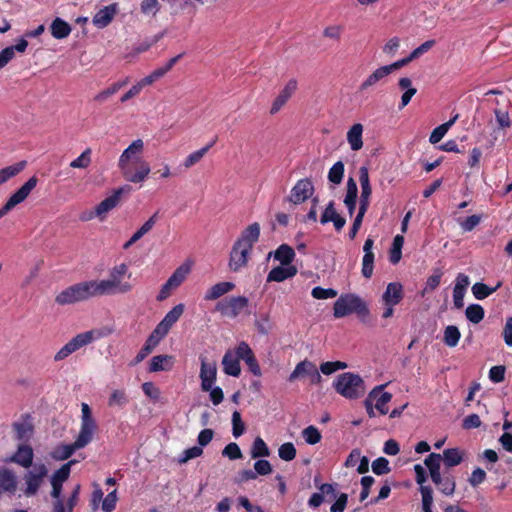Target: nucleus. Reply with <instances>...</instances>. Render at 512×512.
Listing matches in <instances>:
<instances>
[{
    "label": "nucleus",
    "instance_id": "c756f323",
    "mask_svg": "<svg viewBox=\"0 0 512 512\" xmlns=\"http://www.w3.org/2000/svg\"><path fill=\"white\" fill-rule=\"evenodd\" d=\"M363 125L356 123L351 126L347 132V141L353 151H358L363 147L362 141Z\"/></svg>",
    "mask_w": 512,
    "mask_h": 512
},
{
    "label": "nucleus",
    "instance_id": "423d86ee",
    "mask_svg": "<svg viewBox=\"0 0 512 512\" xmlns=\"http://www.w3.org/2000/svg\"><path fill=\"white\" fill-rule=\"evenodd\" d=\"M249 305V300L245 296H230L218 301L215 305V311L222 317L235 319Z\"/></svg>",
    "mask_w": 512,
    "mask_h": 512
},
{
    "label": "nucleus",
    "instance_id": "72a5a7b5",
    "mask_svg": "<svg viewBox=\"0 0 512 512\" xmlns=\"http://www.w3.org/2000/svg\"><path fill=\"white\" fill-rule=\"evenodd\" d=\"M357 194H358L357 184L353 178H349L347 181V191H346V196L344 198V204L346 205L350 215H353V213H354V210L356 207Z\"/></svg>",
    "mask_w": 512,
    "mask_h": 512
},
{
    "label": "nucleus",
    "instance_id": "f704fd0d",
    "mask_svg": "<svg viewBox=\"0 0 512 512\" xmlns=\"http://www.w3.org/2000/svg\"><path fill=\"white\" fill-rule=\"evenodd\" d=\"M173 365V356L171 355H156L150 360L149 371L159 372L170 370Z\"/></svg>",
    "mask_w": 512,
    "mask_h": 512
},
{
    "label": "nucleus",
    "instance_id": "2eb2a0df",
    "mask_svg": "<svg viewBox=\"0 0 512 512\" xmlns=\"http://www.w3.org/2000/svg\"><path fill=\"white\" fill-rule=\"evenodd\" d=\"M185 306L184 304L180 303L176 306H174L161 320L160 323L155 327L156 334H161L163 337H165L171 327L179 320V318L182 316L184 312Z\"/></svg>",
    "mask_w": 512,
    "mask_h": 512
},
{
    "label": "nucleus",
    "instance_id": "bf43d9fd",
    "mask_svg": "<svg viewBox=\"0 0 512 512\" xmlns=\"http://www.w3.org/2000/svg\"><path fill=\"white\" fill-rule=\"evenodd\" d=\"M372 471L376 475L388 474L391 469L389 467V461L384 457H379L372 462Z\"/></svg>",
    "mask_w": 512,
    "mask_h": 512
},
{
    "label": "nucleus",
    "instance_id": "9d476101",
    "mask_svg": "<svg viewBox=\"0 0 512 512\" xmlns=\"http://www.w3.org/2000/svg\"><path fill=\"white\" fill-rule=\"evenodd\" d=\"M38 179L32 176L26 183H24L11 197L7 200L5 205L0 209V218L11 211L16 205L23 202L30 192L36 187Z\"/></svg>",
    "mask_w": 512,
    "mask_h": 512
},
{
    "label": "nucleus",
    "instance_id": "4d7b16f0",
    "mask_svg": "<svg viewBox=\"0 0 512 512\" xmlns=\"http://www.w3.org/2000/svg\"><path fill=\"white\" fill-rule=\"evenodd\" d=\"M278 455L284 461H292L296 457V449L293 443L282 444L278 449Z\"/></svg>",
    "mask_w": 512,
    "mask_h": 512
},
{
    "label": "nucleus",
    "instance_id": "13d9d810",
    "mask_svg": "<svg viewBox=\"0 0 512 512\" xmlns=\"http://www.w3.org/2000/svg\"><path fill=\"white\" fill-rule=\"evenodd\" d=\"M392 399V394L388 392L379 393V395L374 398L376 400L375 408L383 415L388 413V408L386 407L387 403H389Z\"/></svg>",
    "mask_w": 512,
    "mask_h": 512
},
{
    "label": "nucleus",
    "instance_id": "4468645a",
    "mask_svg": "<svg viewBox=\"0 0 512 512\" xmlns=\"http://www.w3.org/2000/svg\"><path fill=\"white\" fill-rule=\"evenodd\" d=\"M297 89L298 81L295 78H291L272 102L270 114H277L282 109V107L286 105V103L293 96Z\"/></svg>",
    "mask_w": 512,
    "mask_h": 512
},
{
    "label": "nucleus",
    "instance_id": "ea45409f",
    "mask_svg": "<svg viewBox=\"0 0 512 512\" xmlns=\"http://www.w3.org/2000/svg\"><path fill=\"white\" fill-rule=\"evenodd\" d=\"M79 447H75V442L72 444H62L57 446L52 452V457L56 460H66L68 459Z\"/></svg>",
    "mask_w": 512,
    "mask_h": 512
},
{
    "label": "nucleus",
    "instance_id": "f03ea898",
    "mask_svg": "<svg viewBox=\"0 0 512 512\" xmlns=\"http://www.w3.org/2000/svg\"><path fill=\"white\" fill-rule=\"evenodd\" d=\"M127 272L128 266L121 263L109 270L107 279L91 280L96 297L130 292L133 286L130 282L124 280Z\"/></svg>",
    "mask_w": 512,
    "mask_h": 512
},
{
    "label": "nucleus",
    "instance_id": "c03bdc74",
    "mask_svg": "<svg viewBox=\"0 0 512 512\" xmlns=\"http://www.w3.org/2000/svg\"><path fill=\"white\" fill-rule=\"evenodd\" d=\"M92 150L86 148L76 159L70 162L69 166L73 169H86L90 166Z\"/></svg>",
    "mask_w": 512,
    "mask_h": 512
},
{
    "label": "nucleus",
    "instance_id": "f257e3e1",
    "mask_svg": "<svg viewBox=\"0 0 512 512\" xmlns=\"http://www.w3.org/2000/svg\"><path fill=\"white\" fill-rule=\"evenodd\" d=\"M145 143L138 138L123 150L118 159V169L125 181L140 184L146 181L151 173V166L144 158Z\"/></svg>",
    "mask_w": 512,
    "mask_h": 512
},
{
    "label": "nucleus",
    "instance_id": "052dcab7",
    "mask_svg": "<svg viewBox=\"0 0 512 512\" xmlns=\"http://www.w3.org/2000/svg\"><path fill=\"white\" fill-rule=\"evenodd\" d=\"M312 296L315 299H329L337 296V291L332 288H322L320 286L312 289Z\"/></svg>",
    "mask_w": 512,
    "mask_h": 512
},
{
    "label": "nucleus",
    "instance_id": "aec40b11",
    "mask_svg": "<svg viewBox=\"0 0 512 512\" xmlns=\"http://www.w3.org/2000/svg\"><path fill=\"white\" fill-rule=\"evenodd\" d=\"M260 236V225L258 223H253L245 228L241 236L235 241L238 246L243 245L252 250L253 245L258 241Z\"/></svg>",
    "mask_w": 512,
    "mask_h": 512
},
{
    "label": "nucleus",
    "instance_id": "49530a36",
    "mask_svg": "<svg viewBox=\"0 0 512 512\" xmlns=\"http://www.w3.org/2000/svg\"><path fill=\"white\" fill-rule=\"evenodd\" d=\"M461 337L459 329L454 325H449L444 330L443 341L448 347H455Z\"/></svg>",
    "mask_w": 512,
    "mask_h": 512
},
{
    "label": "nucleus",
    "instance_id": "f3484780",
    "mask_svg": "<svg viewBox=\"0 0 512 512\" xmlns=\"http://www.w3.org/2000/svg\"><path fill=\"white\" fill-rule=\"evenodd\" d=\"M34 452L31 446L21 444L18 446L17 451L6 462H13L23 468H29L33 463Z\"/></svg>",
    "mask_w": 512,
    "mask_h": 512
},
{
    "label": "nucleus",
    "instance_id": "8fccbe9b",
    "mask_svg": "<svg viewBox=\"0 0 512 512\" xmlns=\"http://www.w3.org/2000/svg\"><path fill=\"white\" fill-rule=\"evenodd\" d=\"M344 176V163L336 162L328 172V179L331 183L338 185L342 182Z\"/></svg>",
    "mask_w": 512,
    "mask_h": 512
},
{
    "label": "nucleus",
    "instance_id": "58836bf2",
    "mask_svg": "<svg viewBox=\"0 0 512 512\" xmlns=\"http://www.w3.org/2000/svg\"><path fill=\"white\" fill-rule=\"evenodd\" d=\"M26 167V161H20L15 165L5 167L0 170V185L7 182L10 178L19 174Z\"/></svg>",
    "mask_w": 512,
    "mask_h": 512
},
{
    "label": "nucleus",
    "instance_id": "3c124183",
    "mask_svg": "<svg viewBox=\"0 0 512 512\" xmlns=\"http://www.w3.org/2000/svg\"><path fill=\"white\" fill-rule=\"evenodd\" d=\"M160 3L158 0H143L140 4V11L146 16H156L160 10Z\"/></svg>",
    "mask_w": 512,
    "mask_h": 512
},
{
    "label": "nucleus",
    "instance_id": "e2e57ef3",
    "mask_svg": "<svg viewBox=\"0 0 512 512\" xmlns=\"http://www.w3.org/2000/svg\"><path fill=\"white\" fill-rule=\"evenodd\" d=\"M222 455L224 457H228L231 460H236L242 458V452L238 446V444L232 442L225 446L222 451Z\"/></svg>",
    "mask_w": 512,
    "mask_h": 512
},
{
    "label": "nucleus",
    "instance_id": "de8ad7c7",
    "mask_svg": "<svg viewBox=\"0 0 512 512\" xmlns=\"http://www.w3.org/2000/svg\"><path fill=\"white\" fill-rule=\"evenodd\" d=\"M500 286H501V282H498L494 288H490L486 284L478 282L472 286V293L475 296V298L481 300V299H484V298L488 297L489 295H491Z\"/></svg>",
    "mask_w": 512,
    "mask_h": 512
},
{
    "label": "nucleus",
    "instance_id": "20e7f679",
    "mask_svg": "<svg viewBox=\"0 0 512 512\" xmlns=\"http://www.w3.org/2000/svg\"><path fill=\"white\" fill-rule=\"evenodd\" d=\"M96 297L91 280L80 282L62 290L55 297L58 305L65 306Z\"/></svg>",
    "mask_w": 512,
    "mask_h": 512
},
{
    "label": "nucleus",
    "instance_id": "e433bc0d",
    "mask_svg": "<svg viewBox=\"0 0 512 512\" xmlns=\"http://www.w3.org/2000/svg\"><path fill=\"white\" fill-rule=\"evenodd\" d=\"M493 113L495 116L497 129L499 131H506L507 129H510L512 127V120L507 110L495 108L493 110Z\"/></svg>",
    "mask_w": 512,
    "mask_h": 512
},
{
    "label": "nucleus",
    "instance_id": "393cba45",
    "mask_svg": "<svg viewBox=\"0 0 512 512\" xmlns=\"http://www.w3.org/2000/svg\"><path fill=\"white\" fill-rule=\"evenodd\" d=\"M96 429V423H81L80 432L74 441L75 447L81 449L87 446L92 441Z\"/></svg>",
    "mask_w": 512,
    "mask_h": 512
},
{
    "label": "nucleus",
    "instance_id": "a18cd8bd",
    "mask_svg": "<svg viewBox=\"0 0 512 512\" xmlns=\"http://www.w3.org/2000/svg\"><path fill=\"white\" fill-rule=\"evenodd\" d=\"M404 244V237L401 235H396L393 239L392 247L389 253L390 262L393 264H397L402 256V247Z\"/></svg>",
    "mask_w": 512,
    "mask_h": 512
},
{
    "label": "nucleus",
    "instance_id": "bb28decb",
    "mask_svg": "<svg viewBox=\"0 0 512 512\" xmlns=\"http://www.w3.org/2000/svg\"><path fill=\"white\" fill-rule=\"evenodd\" d=\"M191 267L192 263L189 261L182 263L168 278V285L172 286L174 289L179 287L190 273Z\"/></svg>",
    "mask_w": 512,
    "mask_h": 512
},
{
    "label": "nucleus",
    "instance_id": "09e8293b",
    "mask_svg": "<svg viewBox=\"0 0 512 512\" xmlns=\"http://www.w3.org/2000/svg\"><path fill=\"white\" fill-rule=\"evenodd\" d=\"M466 318L473 324H478L484 318V309L478 304H471L466 308Z\"/></svg>",
    "mask_w": 512,
    "mask_h": 512
},
{
    "label": "nucleus",
    "instance_id": "473e14b6",
    "mask_svg": "<svg viewBox=\"0 0 512 512\" xmlns=\"http://www.w3.org/2000/svg\"><path fill=\"white\" fill-rule=\"evenodd\" d=\"M465 452L459 448H450L443 451L442 461L450 468L459 465L464 459Z\"/></svg>",
    "mask_w": 512,
    "mask_h": 512
},
{
    "label": "nucleus",
    "instance_id": "c9c22d12",
    "mask_svg": "<svg viewBox=\"0 0 512 512\" xmlns=\"http://www.w3.org/2000/svg\"><path fill=\"white\" fill-rule=\"evenodd\" d=\"M274 257L276 260L280 261L283 266H291L290 264L295 257V252L289 245L282 244L275 251Z\"/></svg>",
    "mask_w": 512,
    "mask_h": 512
},
{
    "label": "nucleus",
    "instance_id": "412c9836",
    "mask_svg": "<svg viewBox=\"0 0 512 512\" xmlns=\"http://www.w3.org/2000/svg\"><path fill=\"white\" fill-rule=\"evenodd\" d=\"M403 298V287L398 282L389 283L386 287L382 299L387 306L398 304Z\"/></svg>",
    "mask_w": 512,
    "mask_h": 512
},
{
    "label": "nucleus",
    "instance_id": "4c0bfd02",
    "mask_svg": "<svg viewBox=\"0 0 512 512\" xmlns=\"http://www.w3.org/2000/svg\"><path fill=\"white\" fill-rule=\"evenodd\" d=\"M213 144L214 142H211L207 144L205 147L190 153L183 162L184 168L189 169L196 165L197 163H199L202 160V158L206 155V153L209 151V149L213 146Z\"/></svg>",
    "mask_w": 512,
    "mask_h": 512
},
{
    "label": "nucleus",
    "instance_id": "6ab92c4d",
    "mask_svg": "<svg viewBox=\"0 0 512 512\" xmlns=\"http://www.w3.org/2000/svg\"><path fill=\"white\" fill-rule=\"evenodd\" d=\"M118 11V4L112 3L100 9L93 17L92 22L98 28L108 26Z\"/></svg>",
    "mask_w": 512,
    "mask_h": 512
},
{
    "label": "nucleus",
    "instance_id": "39448f33",
    "mask_svg": "<svg viewBox=\"0 0 512 512\" xmlns=\"http://www.w3.org/2000/svg\"><path fill=\"white\" fill-rule=\"evenodd\" d=\"M334 388L341 396L348 399H357L365 393L363 379L359 375L351 372L338 375L334 383Z\"/></svg>",
    "mask_w": 512,
    "mask_h": 512
},
{
    "label": "nucleus",
    "instance_id": "cd10ccee",
    "mask_svg": "<svg viewBox=\"0 0 512 512\" xmlns=\"http://www.w3.org/2000/svg\"><path fill=\"white\" fill-rule=\"evenodd\" d=\"M49 28L51 35L58 40L67 38L72 31L71 25L59 17L52 21Z\"/></svg>",
    "mask_w": 512,
    "mask_h": 512
},
{
    "label": "nucleus",
    "instance_id": "6e6d98bb",
    "mask_svg": "<svg viewBox=\"0 0 512 512\" xmlns=\"http://www.w3.org/2000/svg\"><path fill=\"white\" fill-rule=\"evenodd\" d=\"M306 443L315 445L321 441V433L315 426H308L302 431Z\"/></svg>",
    "mask_w": 512,
    "mask_h": 512
},
{
    "label": "nucleus",
    "instance_id": "9b49d317",
    "mask_svg": "<svg viewBox=\"0 0 512 512\" xmlns=\"http://www.w3.org/2000/svg\"><path fill=\"white\" fill-rule=\"evenodd\" d=\"M314 193V185L308 178L300 179L291 189L287 200L294 205L301 204L309 199Z\"/></svg>",
    "mask_w": 512,
    "mask_h": 512
},
{
    "label": "nucleus",
    "instance_id": "4be33fe9",
    "mask_svg": "<svg viewBox=\"0 0 512 512\" xmlns=\"http://www.w3.org/2000/svg\"><path fill=\"white\" fill-rule=\"evenodd\" d=\"M235 284L233 282H218L214 285H212L205 293L204 299L206 301H213L217 300L223 295L231 292L234 290Z\"/></svg>",
    "mask_w": 512,
    "mask_h": 512
},
{
    "label": "nucleus",
    "instance_id": "a878e982",
    "mask_svg": "<svg viewBox=\"0 0 512 512\" xmlns=\"http://www.w3.org/2000/svg\"><path fill=\"white\" fill-rule=\"evenodd\" d=\"M389 75L388 69L385 66L377 68L372 72L358 87V92L364 93L370 88L375 86L380 80Z\"/></svg>",
    "mask_w": 512,
    "mask_h": 512
},
{
    "label": "nucleus",
    "instance_id": "680f3d73",
    "mask_svg": "<svg viewBox=\"0 0 512 512\" xmlns=\"http://www.w3.org/2000/svg\"><path fill=\"white\" fill-rule=\"evenodd\" d=\"M233 436L238 438L245 431V425L242 422L241 414L239 411H234L232 414Z\"/></svg>",
    "mask_w": 512,
    "mask_h": 512
},
{
    "label": "nucleus",
    "instance_id": "1a4fd4ad",
    "mask_svg": "<svg viewBox=\"0 0 512 512\" xmlns=\"http://www.w3.org/2000/svg\"><path fill=\"white\" fill-rule=\"evenodd\" d=\"M132 191V187L129 184H125L117 189L113 190L112 195L106 197L98 205H96V217L99 220H104L108 212L116 208L123 195H128Z\"/></svg>",
    "mask_w": 512,
    "mask_h": 512
},
{
    "label": "nucleus",
    "instance_id": "69168bd1",
    "mask_svg": "<svg viewBox=\"0 0 512 512\" xmlns=\"http://www.w3.org/2000/svg\"><path fill=\"white\" fill-rule=\"evenodd\" d=\"M127 402L126 394L123 390H114L108 400V405L110 407L113 406H122Z\"/></svg>",
    "mask_w": 512,
    "mask_h": 512
},
{
    "label": "nucleus",
    "instance_id": "ddd939ff",
    "mask_svg": "<svg viewBox=\"0 0 512 512\" xmlns=\"http://www.w3.org/2000/svg\"><path fill=\"white\" fill-rule=\"evenodd\" d=\"M251 251V249L244 247L243 245L238 246L237 243H234L230 252L228 263L230 270L237 272L240 269L246 267Z\"/></svg>",
    "mask_w": 512,
    "mask_h": 512
},
{
    "label": "nucleus",
    "instance_id": "338daca9",
    "mask_svg": "<svg viewBox=\"0 0 512 512\" xmlns=\"http://www.w3.org/2000/svg\"><path fill=\"white\" fill-rule=\"evenodd\" d=\"M344 27L342 25H331L323 30V35L326 38L333 40H340Z\"/></svg>",
    "mask_w": 512,
    "mask_h": 512
},
{
    "label": "nucleus",
    "instance_id": "c85d7f7f",
    "mask_svg": "<svg viewBox=\"0 0 512 512\" xmlns=\"http://www.w3.org/2000/svg\"><path fill=\"white\" fill-rule=\"evenodd\" d=\"M296 273H297V268L295 266H286V267L278 266V267L273 268L269 272V274L267 276V281L268 282H272V281L282 282L290 277H293L294 275H296Z\"/></svg>",
    "mask_w": 512,
    "mask_h": 512
},
{
    "label": "nucleus",
    "instance_id": "b1692460",
    "mask_svg": "<svg viewBox=\"0 0 512 512\" xmlns=\"http://www.w3.org/2000/svg\"><path fill=\"white\" fill-rule=\"evenodd\" d=\"M223 371L225 374L238 377L241 373L240 362L234 352L228 350L222 359Z\"/></svg>",
    "mask_w": 512,
    "mask_h": 512
},
{
    "label": "nucleus",
    "instance_id": "864d4df0",
    "mask_svg": "<svg viewBox=\"0 0 512 512\" xmlns=\"http://www.w3.org/2000/svg\"><path fill=\"white\" fill-rule=\"evenodd\" d=\"M423 512H432L433 490L430 486L420 487Z\"/></svg>",
    "mask_w": 512,
    "mask_h": 512
},
{
    "label": "nucleus",
    "instance_id": "a19ab883",
    "mask_svg": "<svg viewBox=\"0 0 512 512\" xmlns=\"http://www.w3.org/2000/svg\"><path fill=\"white\" fill-rule=\"evenodd\" d=\"M77 461L76 460H70L68 461L67 463H65L64 465H62L58 470H56L52 477H51V482H55V483H59V484H63L70 476V472H71V467L73 464H75Z\"/></svg>",
    "mask_w": 512,
    "mask_h": 512
},
{
    "label": "nucleus",
    "instance_id": "0e129e2a",
    "mask_svg": "<svg viewBox=\"0 0 512 512\" xmlns=\"http://www.w3.org/2000/svg\"><path fill=\"white\" fill-rule=\"evenodd\" d=\"M439 490L445 495H452L455 492L456 483L454 477L444 476L442 483L438 485Z\"/></svg>",
    "mask_w": 512,
    "mask_h": 512
},
{
    "label": "nucleus",
    "instance_id": "0eeeda50",
    "mask_svg": "<svg viewBox=\"0 0 512 512\" xmlns=\"http://www.w3.org/2000/svg\"><path fill=\"white\" fill-rule=\"evenodd\" d=\"M47 474L48 469L45 464H34L32 470L28 471L24 475V480L26 483L24 494L28 497L36 495Z\"/></svg>",
    "mask_w": 512,
    "mask_h": 512
},
{
    "label": "nucleus",
    "instance_id": "774afa93",
    "mask_svg": "<svg viewBox=\"0 0 512 512\" xmlns=\"http://www.w3.org/2000/svg\"><path fill=\"white\" fill-rule=\"evenodd\" d=\"M142 390L147 397L154 401H158L161 395L160 389L152 382H145L142 384Z\"/></svg>",
    "mask_w": 512,
    "mask_h": 512
},
{
    "label": "nucleus",
    "instance_id": "dca6fc26",
    "mask_svg": "<svg viewBox=\"0 0 512 512\" xmlns=\"http://www.w3.org/2000/svg\"><path fill=\"white\" fill-rule=\"evenodd\" d=\"M217 376L216 362H207L205 358H201V368L199 377L201 379V389L205 392L211 390Z\"/></svg>",
    "mask_w": 512,
    "mask_h": 512
},
{
    "label": "nucleus",
    "instance_id": "5fc2aeb1",
    "mask_svg": "<svg viewBox=\"0 0 512 512\" xmlns=\"http://www.w3.org/2000/svg\"><path fill=\"white\" fill-rule=\"evenodd\" d=\"M16 438L18 440H27L32 434V426L29 423L17 422L13 425Z\"/></svg>",
    "mask_w": 512,
    "mask_h": 512
},
{
    "label": "nucleus",
    "instance_id": "5701e85b",
    "mask_svg": "<svg viewBox=\"0 0 512 512\" xmlns=\"http://www.w3.org/2000/svg\"><path fill=\"white\" fill-rule=\"evenodd\" d=\"M163 338L164 337L161 334H156V330L154 329L150 336L147 338L145 345L137 353L134 359V364L142 362Z\"/></svg>",
    "mask_w": 512,
    "mask_h": 512
},
{
    "label": "nucleus",
    "instance_id": "f8f14e48",
    "mask_svg": "<svg viewBox=\"0 0 512 512\" xmlns=\"http://www.w3.org/2000/svg\"><path fill=\"white\" fill-rule=\"evenodd\" d=\"M307 376L312 384H319L322 377L314 363L304 360L298 363L294 371L289 376V381L293 382L297 378Z\"/></svg>",
    "mask_w": 512,
    "mask_h": 512
},
{
    "label": "nucleus",
    "instance_id": "6e6552de",
    "mask_svg": "<svg viewBox=\"0 0 512 512\" xmlns=\"http://www.w3.org/2000/svg\"><path fill=\"white\" fill-rule=\"evenodd\" d=\"M93 340V331L77 334L54 355V361L60 362L66 359L72 353L90 344Z\"/></svg>",
    "mask_w": 512,
    "mask_h": 512
},
{
    "label": "nucleus",
    "instance_id": "79ce46f5",
    "mask_svg": "<svg viewBox=\"0 0 512 512\" xmlns=\"http://www.w3.org/2000/svg\"><path fill=\"white\" fill-rule=\"evenodd\" d=\"M457 118H458V115L454 116L449 121L436 127L430 135V138H429L430 143H432V144L438 143L445 136V134L447 133L449 128L454 124V122L456 121Z\"/></svg>",
    "mask_w": 512,
    "mask_h": 512
},
{
    "label": "nucleus",
    "instance_id": "2f4dec72",
    "mask_svg": "<svg viewBox=\"0 0 512 512\" xmlns=\"http://www.w3.org/2000/svg\"><path fill=\"white\" fill-rule=\"evenodd\" d=\"M254 326L260 335L267 336L274 328L270 313L265 312L256 315Z\"/></svg>",
    "mask_w": 512,
    "mask_h": 512
},
{
    "label": "nucleus",
    "instance_id": "603ef678",
    "mask_svg": "<svg viewBox=\"0 0 512 512\" xmlns=\"http://www.w3.org/2000/svg\"><path fill=\"white\" fill-rule=\"evenodd\" d=\"M441 461V454L431 453L424 460V464L427 466L430 474H435L440 472Z\"/></svg>",
    "mask_w": 512,
    "mask_h": 512
},
{
    "label": "nucleus",
    "instance_id": "7c9ffc66",
    "mask_svg": "<svg viewBox=\"0 0 512 512\" xmlns=\"http://www.w3.org/2000/svg\"><path fill=\"white\" fill-rule=\"evenodd\" d=\"M319 490L320 492L312 494L308 501L309 506L312 508H317L323 503L324 495H331L333 498L337 496L332 484H322L320 485Z\"/></svg>",
    "mask_w": 512,
    "mask_h": 512
},
{
    "label": "nucleus",
    "instance_id": "7ed1b4c3",
    "mask_svg": "<svg viewBox=\"0 0 512 512\" xmlns=\"http://www.w3.org/2000/svg\"><path fill=\"white\" fill-rule=\"evenodd\" d=\"M357 314L361 318L369 315V309L365 301L355 294H343L334 303L333 315L342 318L350 314Z\"/></svg>",
    "mask_w": 512,
    "mask_h": 512
},
{
    "label": "nucleus",
    "instance_id": "37998d69",
    "mask_svg": "<svg viewBox=\"0 0 512 512\" xmlns=\"http://www.w3.org/2000/svg\"><path fill=\"white\" fill-rule=\"evenodd\" d=\"M250 455L253 459L268 457L270 455V450L261 437L255 438L251 447Z\"/></svg>",
    "mask_w": 512,
    "mask_h": 512
},
{
    "label": "nucleus",
    "instance_id": "a211bd4d",
    "mask_svg": "<svg viewBox=\"0 0 512 512\" xmlns=\"http://www.w3.org/2000/svg\"><path fill=\"white\" fill-rule=\"evenodd\" d=\"M373 245H374L373 239L368 238V239H366L364 246H363L364 256L362 258L361 273H362L363 277L366 279H370L373 274L374 258H375L374 253L372 251Z\"/></svg>",
    "mask_w": 512,
    "mask_h": 512
}]
</instances>
